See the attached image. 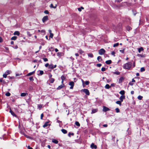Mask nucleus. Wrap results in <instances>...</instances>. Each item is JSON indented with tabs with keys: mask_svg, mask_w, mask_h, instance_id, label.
Returning <instances> with one entry per match:
<instances>
[{
	"mask_svg": "<svg viewBox=\"0 0 149 149\" xmlns=\"http://www.w3.org/2000/svg\"><path fill=\"white\" fill-rule=\"evenodd\" d=\"M119 44L118 43H115L113 45V47H117V46H118L119 45Z\"/></svg>",
	"mask_w": 149,
	"mask_h": 149,
	"instance_id": "nucleus-41",
	"label": "nucleus"
},
{
	"mask_svg": "<svg viewBox=\"0 0 149 149\" xmlns=\"http://www.w3.org/2000/svg\"><path fill=\"white\" fill-rule=\"evenodd\" d=\"M42 59L45 62L47 61H48V59L46 58H43Z\"/></svg>",
	"mask_w": 149,
	"mask_h": 149,
	"instance_id": "nucleus-49",
	"label": "nucleus"
},
{
	"mask_svg": "<svg viewBox=\"0 0 149 149\" xmlns=\"http://www.w3.org/2000/svg\"><path fill=\"white\" fill-rule=\"evenodd\" d=\"M85 85H88L89 84V82L88 81H86L85 82Z\"/></svg>",
	"mask_w": 149,
	"mask_h": 149,
	"instance_id": "nucleus-35",
	"label": "nucleus"
},
{
	"mask_svg": "<svg viewBox=\"0 0 149 149\" xmlns=\"http://www.w3.org/2000/svg\"><path fill=\"white\" fill-rule=\"evenodd\" d=\"M84 9V8L82 7H81V8H78V10L79 11H81V9Z\"/></svg>",
	"mask_w": 149,
	"mask_h": 149,
	"instance_id": "nucleus-43",
	"label": "nucleus"
},
{
	"mask_svg": "<svg viewBox=\"0 0 149 149\" xmlns=\"http://www.w3.org/2000/svg\"><path fill=\"white\" fill-rule=\"evenodd\" d=\"M97 111V109H93L92 110L91 113H94Z\"/></svg>",
	"mask_w": 149,
	"mask_h": 149,
	"instance_id": "nucleus-17",
	"label": "nucleus"
},
{
	"mask_svg": "<svg viewBox=\"0 0 149 149\" xmlns=\"http://www.w3.org/2000/svg\"><path fill=\"white\" fill-rule=\"evenodd\" d=\"M113 73L116 75H119L120 74V72L118 71H116L114 72Z\"/></svg>",
	"mask_w": 149,
	"mask_h": 149,
	"instance_id": "nucleus-37",
	"label": "nucleus"
},
{
	"mask_svg": "<svg viewBox=\"0 0 149 149\" xmlns=\"http://www.w3.org/2000/svg\"><path fill=\"white\" fill-rule=\"evenodd\" d=\"M61 130L62 132L64 134H66L67 132V130L65 129H62Z\"/></svg>",
	"mask_w": 149,
	"mask_h": 149,
	"instance_id": "nucleus-22",
	"label": "nucleus"
},
{
	"mask_svg": "<svg viewBox=\"0 0 149 149\" xmlns=\"http://www.w3.org/2000/svg\"><path fill=\"white\" fill-rule=\"evenodd\" d=\"M28 95V93H22L21 94V96L24 97Z\"/></svg>",
	"mask_w": 149,
	"mask_h": 149,
	"instance_id": "nucleus-16",
	"label": "nucleus"
},
{
	"mask_svg": "<svg viewBox=\"0 0 149 149\" xmlns=\"http://www.w3.org/2000/svg\"><path fill=\"white\" fill-rule=\"evenodd\" d=\"M49 64L48 63H47L45 65V66L46 67H47L48 66H49Z\"/></svg>",
	"mask_w": 149,
	"mask_h": 149,
	"instance_id": "nucleus-60",
	"label": "nucleus"
},
{
	"mask_svg": "<svg viewBox=\"0 0 149 149\" xmlns=\"http://www.w3.org/2000/svg\"><path fill=\"white\" fill-rule=\"evenodd\" d=\"M96 65L98 67H100L101 66L102 64H101L100 63L97 64Z\"/></svg>",
	"mask_w": 149,
	"mask_h": 149,
	"instance_id": "nucleus-55",
	"label": "nucleus"
},
{
	"mask_svg": "<svg viewBox=\"0 0 149 149\" xmlns=\"http://www.w3.org/2000/svg\"><path fill=\"white\" fill-rule=\"evenodd\" d=\"M40 73L38 74V75H42L43 74L44 72L42 70H40Z\"/></svg>",
	"mask_w": 149,
	"mask_h": 149,
	"instance_id": "nucleus-36",
	"label": "nucleus"
},
{
	"mask_svg": "<svg viewBox=\"0 0 149 149\" xmlns=\"http://www.w3.org/2000/svg\"><path fill=\"white\" fill-rule=\"evenodd\" d=\"M61 79L62 80L64 81L65 79V77L63 75H62L61 77Z\"/></svg>",
	"mask_w": 149,
	"mask_h": 149,
	"instance_id": "nucleus-34",
	"label": "nucleus"
},
{
	"mask_svg": "<svg viewBox=\"0 0 149 149\" xmlns=\"http://www.w3.org/2000/svg\"><path fill=\"white\" fill-rule=\"evenodd\" d=\"M138 99L139 100H141L142 98H143V97L142 96H141V95H139V96H138Z\"/></svg>",
	"mask_w": 149,
	"mask_h": 149,
	"instance_id": "nucleus-39",
	"label": "nucleus"
},
{
	"mask_svg": "<svg viewBox=\"0 0 149 149\" xmlns=\"http://www.w3.org/2000/svg\"><path fill=\"white\" fill-rule=\"evenodd\" d=\"M119 93L122 95H124L125 93V91L124 90H122Z\"/></svg>",
	"mask_w": 149,
	"mask_h": 149,
	"instance_id": "nucleus-20",
	"label": "nucleus"
},
{
	"mask_svg": "<svg viewBox=\"0 0 149 149\" xmlns=\"http://www.w3.org/2000/svg\"><path fill=\"white\" fill-rule=\"evenodd\" d=\"M52 142L56 144H57L58 143V141L54 139L52 140Z\"/></svg>",
	"mask_w": 149,
	"mask_h": 149,
	"instance_id": "nucleus-28",
	"label": "nucleus"
},
{
	"mask_svg": "<svg viewBox=\"0 0 149 149\" xmlns=\"http://www.w3.org/2000/svg\"><path fill=\"white\" fill-rule=\"evenodd\" d=\"M57 56H60L61 55V52H58L57 53Z\"/></svg>",
	"mask_w": 149,
	"mask_h": 149,
	"instance_id": "nucleus-58",
	"label": "nucleus"
},
{
	"mask_svg": "<svg viewBox=\"0 0 149 149\" xmlns=\"http://www.w3.org/2000/svg\"><path fill=\"white\" fill-rule=\"evenodd\" d=\"M64 86V84H63L62 85L59 86L57 88V90H60Z\"/></svg>",
	"mask_w": 149,
	"mask_h": 149,
	"instance_id": "nucleus-11",
	"label": "nucleus"
},
{
	"mask_svg": "<svg viewBox=\"0 0 149 149\" xmlns=\"http://www.w3.org/2000/svg\"><path fill=\"white\" fill-rule=\"evenodd\" d=\"M28 149H33L31 147H30L29 146H28Z\"/></svg>",
	"mask_w": 149,
	"mask_h": 149,
	"instance_id": "nucleus-64",
	"label": "nucleus"
},
{
	"mask_svg": "<svg viewBox=\"0 0 149 149\" xmlns=\"http://www.w3.org/2000/svg\"><path fill=\"white\" fill-rule=\"evenodd\" d=\"M105 52V50L103 49H101L98 51L99 54L100 55L103 54Z\"/></svg>",
	"mask_w": 149,
	"mask_h": 149,
	"instance_id": "nucleus-2",
	"label": "nucleus"
},
{
	"mask_svg": "<svg viewBox=\"0 0 149 149\" xmlns=\"http://www.w3.org/2000/svg\"><path fill=\"white\" fill-rule=\"evenodd\" d=\"M27 34L29 36H31V35L30 34V33L29 32H27Z\"/></svg>",
	"mask_w": 149,
	"mask_h": 149,
	"instance_id": "nucleus-57",
	"label": "nucleus"
},
{
	"mask_svg": "<svg viewBox=\"0 0 149 149\" xmlns=\"http://www.w3.org/2000/svg\"><path fill=\"white\" fill-rule=\"evenodd\" d=\"M83 91L86 94L88 95H90V93L89 90L87 89H84L83 90Z\"/></svg>",
	"mask_w": 149,
	"mask_h": 149,
	"instance_id": "nucleus-3",
	"label": "nucleus"
},
{
	"mask_svg": "<svg viewBox=\"0 0 149 149\" xmlns=\"http://www.w3.org/2000/svg\"><path fill=\"white\" fill-rule=\"evenodd\" d=\"M106 70V68L104 67H102V68L101 70L102 71H104Z\"/></svg>",
	"mask_w": 149,
	"mask_h": 149,
	"instance_id": "nucleus-53",
	"label": "nucleus"
},
{
	"mask_svg": "<svg viewBox=\"0 0 149 149\" xmlns=\"http://www.w3.org/2000/svg\"><path fill=\"white\" fill-rule=\"evenodd\" d=\"M7 75L6 73H5L4 74H3V77L4 78H6L7 77Z\"/></svg>",
	"mask_w": 149,
	"mask_h": 149,
	"instance_id": "nucleus-51",
	"label": "nucleus"
},
{
	"mask_svg": "<svg viewBox=\"0 0 149 149\" xmlns=\"http://www.w3.org/2000/svg\"><path fill=\"white\" fill-rule=\"evenodd\" d=\"M88 56L89 57L93 58V54L91 53H90L88 54Z\"/></svg>",
	"mask_w": 149,
	"mask_h": 149,
	"instance_id": "nucleus-29",
	"label": "nucleus"
},
{
	"mask_svg": "<svg viewBox=\"0 0 149 149\" xmlns=\"http://www.w3.org/2000/svg\"><path fill=\"white\" fill-rule=\"evenodd\" d=\"M145 70V69L143 67H142L140 69V71L141 72H143Z\"/></svg>",
	"mask_w": 149,
	"mask_h": 149,
	"instance_id": "nucleus-42",
	"label": "nucleus"
},
{
	"mask_svg": "<svg viewBox=\"0 0 149 149\" xmlns=\"http://www.w3.org/2000/svg\"><path fill=\"white\" fill-rule=\"evenodd\" d=\"M54 65H53L52 64H50L49 65L48 68L49 69H54V67H53Z\"/></svg>",
	"mask_w": 149,
	"mask_h": 149,
	"instance_id": "nucleus-18",
	"label": "nucleus"
},
{
	"mask_svg": "<svg viewBox=\"0 0 149 149\" xmlns=\"http://www.w3.org/2000/svg\"><path fill=\"white\" fill-rule=\"evenodd\" d=\"M91 148L93 149H96L97 148V146L95 145L94 143H92L91 145Z\"/></svg>",
	"mask_w": 149,
	"mask_h": 149,
	"instance_id": "nucleus-6",
	"label": "nucleus"
},
{
	"mask_svg": "<svg viewBox=\"0 0 149 149\" xmlns=\"http://www.w3.org/2000/svg\"><path fill=\"white\" fill-rule=\"evenodd\" d=\"M44 13L46 14H48L49 13V12L47 10H45L44 11Z\"/></svg>",
	"mask_w": 149,
	"mask_h": 149,
	"instance_id": "nucleus-52",
	"label": "nucleus"
},
{
	"mask_svg": "<svg viewBox=\"0 0 149 149\" xmlns=\"http://www.w3.org/2000/svg\"><path fill=\"white\" fill-rule=\"evenodd\" d=\"M132 65V63L131 62H129L124 64L123 68L124 69L129 70L131 68Z\"/></svg>",
	"mask_w": 149,
	"mask_h": 149,
	"instance_id": "nucleus-1",
	"label": "nucleus"
},
{
	"mask_svg": "<svg viewBox=\"0 0 149 149\" xmlns=\"http://www.w3.org/2000/svg\"><path fill=\"white\" fill-rule=\"evenodd\" d=\"M10 113L11 114L14 116H16V114L14 113L12 111V110L10 109Z\"/></svg>",
	"mask_w": 149,
	"mask_h": 149,
	"instance_id": "nucleus-13",
	"label": "nucleus"
},
{
	"mask_svg": "<svg viewBox=\"0 0 149 149\" xmlns=\"http://www.w3.org/2000/svg\"><path fill=\"white\" fill-rule=\"evenodd\" d=\"M125 99V95H121L119 98V100L121 102H122L123 101V100Z\"/></svg>",
	"mask_w": 149,
	"mask_h": 149,
	"instance_id": "nucleus-8",
	"label": "nucleus"
},
{
	"mask_svg": "<svg viewBox=\"0 0 149 149\" xmlns=\"http://www.w3.org/2000/svg\"><path fill=\"white\" fill-rule=\"evenodd\" d=\"M13 34L15 35H17L18 36H19L20 35V33L18 31H16L14 32Z\"/></svg>",
	"mask_w": 149,
	"mask_h": 149,
	"instance_id": "nucleus-12",
	"label": "nucleus"
},
{
	"mask_svg": "<svg viewBox=\"0 0 149 149\" xmlns=\"http://www.w3.org/2000/svg\"><path fill=\"white\" fill-rule=\"evenodd\" d=\"M52 77V75L51 74H50L49 75V78H52L51 77Z\"/></svg>",
	"mask_w": 149,
	"mask_h": 149,
	"instance_id": "nucleus-61",
	"label": "nucleus"
},
{
	"mask_svg": "<svg viewBox=\"0 0 149 149\" xmlns=\"http://www.w3.org/2000/svg\"><path fill=\"white\" fill-rule=\"evenodd\" d=\"M11 72V71L10 70H7L5 72L8 75L10 74Z\"/></svg>",
	"mask_w": 149,
	"mask_h": 149,
	"instance_id": "nucleus-27",
	"label": "nucleus"
},
{
	"mask_svg": "<svg viewBox=\"0 0 149 149\" xmlns=\"http://www.w3.org/2000/svg\"><path fill=\"white\" fill-rule=\"evenodd\" d=\"M143 47H141L140 48L138 49V51L139 53H140L141 51H143Z\"/></svg>",
	"mask_w": 149,
	"mask_h": 149,
	"instance_id": "nucleus-14",
	"label": "nucleus"
},
{
	"mask_svg": "<svg viewBox=\"0 0 149 149\" xmlns=\"http://www.w3.org/2000/svg\"><path fill=\"white\" fill-rule=\"evenodd\" d=\"M81 81H82V85H83V86L84 87L85 86V85L84 84V81L83 80V79H81Z\"/></svg>",
	"mask_w": 149,
	"mask_h": 149,
	"instance_id": "nucleus-46",
	"label": "nucleus"
},
{
	"mask_svg": "<svg viewBox=\"0 0 149 149\" xmlns=\"http://www.w3.org/2000/svg\"><path fill=\"white\" fill-rule=\"evenodd\" d=\"M125 49H123V50H120V52H122V53H124V50H125Z\"/></svg>",
	"mask_w": 149,
	"mask_h": 149,
	"instance_id": "nucleus-54",
	"label": "nucleus"
},
{
	"mask_svg": "<svg viewBox=\"0 0 149 149\" xmlns=\"http://www.w3.org/2000/svg\"><path fill=\"white\" fill-rule=\"evenodd\" d=\"M29 80L31 81H33V79L32 77H29Z\"/></svg>",
	"mask_w": 149,
	"mask_h": 149,
	"instance_id": "nucleus-50",
	"label": "nucleus"
},
{
	"mask_svg": "<svg viewBox=\"0 0 149 149\" xmlns=\"http://www.w3.org/2000/svg\"><path fill=\"white\" fill-rule=\"evenodd\" d=\"M74 83L73 81H71L69 83V85L71 86L70 87V89H73V86H74Z\"/></svg>",
	"mask_w": 149,
	"mask_h": 149,
	"instance_id": "nucleus-5",
	"label": "nucleus"
},
{
	"mask_svg": "<svg viewBox=\"0 0 149 149\" xmlns=\"http://www.w3.org/2000/svg\"><path fill=\"white\" fill-rule=\"evenodd\" d=\"M137 56L138 57H141V58H144L146 56V55L145 54H138Z\"/></svg>",
	"mask_w": 149,
	"mask_h": 149,
	"instance_id": "nucleus-10",
	"label": "nucleus"
},
{
	"mask_svg": "<svg viewBox=\"0 0 149 149\" xmlns=\"http://www.w3.org/2000/svg\"><path fill=\"white\" fill-rule=\"evenodd\" d=\"M115 110L116 113H119L120 112L119 109L118 108L115 109Z\"/></svg>",
	"mask_w": 149,
	"mask_h": 149,
	"instance_id": "nucleus-44",
	"label": "nucleus"
},
{
	"mask_svg": "<svg viewBox=\"0 0 149 149\" xmlns=\"http://www.w3.org/2000/svg\"><path fill=\"white\" fill-rule=\"evenodd\" d=\"M75 124L78 127H79L80 126V124L79 122L77 121H76L75 122Z\"/></svg>",
	"mask_w": 149,
	"mask_h": 149,
	"instance_id": "nucleus-31",
	"label": "nucleus"
},
{
	"mask_svg": "<svg viewBox=\"0 0 149 149\" xmlns=\"http://www.w3.org/2000/svg\"><path fill=\"white\" fill-rule=\"evenodd\" d=\"M48 19V16H44L42 19V21L43 22H45Z\"/></svg>",
	"mask_w": 149,
	"mask_h": 149,
	"instance_id": "nucleus-7",
	"label": "nucleus"
},
{
	"mask_svg": "<svg viewBox=\"0 0 149 149\" xmlns=\"http://www.w3.org/2000/svg\"><path fill=\"white\" fill-rule=\"evenodd\" d=\"M38 107L40 109L42 107V105L41 104H38Z\"/></svg>",
	"mask_w": 149,
	"mask_h": 149,
	"instance_id": "nucleus-47",
	"label": "nucleus"
},
{
	"mask_svg": "<svg viewBox=\"0 0 149 149\" xmlns=\"http://www.w3.org/2000/svg\"><path fill=\"white\" fill-rule=\"evenodd\" d=\"M13 47L15 49H17L18 47V46L17 45H14L13 46Z\"/></svg>",
	"mask_w": 149,
	"mask_h": 149,
	"instance_id": "nucleus-48",
	"label": "nucleus"
},
{
	"mask_svg": "<svg viewBox=\"0 0 149 149\" xmlns=\"http://www.w3.org/2000/svg\"><path fill=\"white\" fill-rule=\"evenodd\" d=\"M5 95L7 96H9L10 95V94L9 92H8L6 93Z\"/></svg>",
	"mask_w": 149,
	"mask_h": 149,
	"instance_id": "nucleus-40",
	"label": "nucleus"
},
{
	"mask_svg": "<svg viewBox=\"0 0 149 149\" xmlns=\"http://www.w3.org/2000/svg\"><path fill=\"white\" fill-rule=\"evenodd\" d=\"M121 102L120 100L117 101L116 102V103L121 106Z\"/></svg>",
	"mask_w": 149,
	"mask_h": 149,
	"instance_id": "nucleus-25",
	"label": "nucleus"
},
{
	"mask_svg": "<svg viewBox=\"0 0 149 149\" xmlns=\"http://www.w3.org/2000/svg\"><path fill=\"white\" fill-rule=\"evenodd\" d=\"M78 52L80 54H82L84 53V52L81 49H79Z\"/></svg>",
	"mask_w": 149,
	"mask_h": 149,
	"instance_id": "nucleus-24",
	"label": "nucleus"
},
{
	"mask_svg": "<svg viewBox=\"0 0 149 149\" xmlns=\"http://www.w3.org/2000/svg\"><path fill=\"white\" fill-rule=\"evenodd\" d=\"M124 79V78L123 77H120V78L119 79V83H121L122 81Z\"/></svg>",
	"mask_w": 149,
	"mask_h": 149,
	"instance_id": "nucleus-15",
	"label": "nucleus"
},
{
	"mask_svg": "<svg viewBox=\"0 0 149 149\" xmlns=\"http://www.w3.org/2000/svg\"><path fill=\"white\" fill-rule=\"evenodd\" d=\"M126 29L127 30L129 31L132 29V28L130 26H128L126 27Z\"/></svg>",
	"mask_w": 149,
	"mask_h": 149,
	"instance_id": "nucleus-38",
	"label": "nucleus"
},
{
	"mask_svg": "<svg viewBox=\"0 0 149 149\" xmlns=\"http://www.w3.org/2000/svg\"><path fill=\"white\" fill-rule=\"evenodd\" d=\"M34 72H35V71H33L32 72H30V73H28L26 75V76H31V75H32Z\"/></svg>",
	"mask_w": 149,
	"mask_h": 149,
	"instance_id": "nucleus-23",
	"label": "nucleus"
},
{
	"mask_svg": "<svg viewBox=\"0 0 149 149\" xmlns=\"http://www.w3.org/2000/svg\"><path fill=\"white\" fill-rule=\"evenodd\" d=\"M109 110L110 109L107 107L104 106L103 107V111L105 112Z\"/></svg>",
	"mask_w": 149,
	"mask_h": 149,
	"instance_id": "nucleus-4",
	"label": "nucleus"
},
{
	"mask_svg": "<svg viewBox=\"0 0 149 149\" xmlns=\"http://www.w3.org/2000/svg\"><path fill=\"white\" fill-rule=\"evenodd\" d=\"M0 81L1 82H3V83H5V81L3 80L2 79H0Z\"/></svg>",
	"mask_w": 149,
	"mask_h": 149,
	"instance_id": "nucleus-63",
	"label": "nucleus"
},
{
	"mask_svg": "<svg viewBox=\"0 0 149 149\" xmlns=\"http://www.w3.org/2000/svg\"><path fill=\"white\" fill-rule=\"evenodd\" d=\"M74 135V134L73 133H69L68 134V136L70 137L71 136L70 135Z\"/></svg>",
	"mask_w": 149,
	"mask_h": 149,
	"instance_id": "nucleus-45",
	"label": "nucleus"
},
{
	"mask_svg": "<svg viewBox=\"0 0 149 149\" xmlns=\"http://www.w3.org/2000/svg\"><path fill=\"white\" fill-rule=\"evenodd\" d=\"M105 63L107 64H110L111 63V60H109L107 61Z\"/></svg>",
	"mask_w": 149,
	"mask_h": 149,
	"instance_id": "nucleus-21",
	"label": "nucleus"
},
{
	"mask_svg": "<svg viewBox=\"0 0 149 149\" xmlns=\"http://www.w3.org/2000/svg\"><path fill=\"white\" fill-rule=\"evenodd\" d=\"M17 38V36H14L12 37V38H11V40H15Z\"/></svg>",
	"mask_w": 149,
	"mask_h": 149,
	"instance_id": "nucleus-33",
	"label": "nucleus"
},
{
	"mask_svg": "<svg viewBox=\"0 0 149 149\" xmlns=\"http://www.w3.org/2000/svg\"><path fill=\"white\" fill-rule=\"evenodd\" d=\"M106 89H109L110 88L111 86L108 84H107L104 87Z\"/></svg>",
	"mask_w": 149,
	"mask_h": 149,
	"instance_id": "nucleus-19",
	"label": "nucleus"
},
{
	"mask_svg": "<svg viewBox=\"0 0 149 149\" xmlns=\"http://www.w3.org/2000/svg\"><path fill=\"white\" fill-rule=\"evenodd\" d=\"M43 117V113L41 114L40 118L41 119H42Z\"/></svg>",
	"mask_w": 149,
	"mask_h": 149,
	"instance_id": "nucleus-62",
	"label": "nucleus"
},
{
	"mask_svg": "<svg viewBox=\"0 0 149 149\" xmlns=\"http://www.w3.org/2000/svg\"><path fill=\"white\" fill-rule=\"evenodd\" d=\"M97 60L99 61H101L102 60V58L100 56H98L97 57Z\"/></svg>",
	"mask_w": 149,
	"mask_h": 149,
	"instance_id": "nucleus-32",
	"label": "nucleus"
},
{
	"mask_svg": "<svg viewBox=\"0 0 149 149\" xmlns=\"http://www.w3.org/2000/svg\"><path fill=\"white\" fill-rule=\"evenodd\" d=\"M57 5H56L55 6H54L52 4H51L50 6V7L51 8H56Z\"/></svg>",
	"mask_w": 149,
	"mask_h": 149,
	"instance_id": "nucleus-26",
	"label": "nucleus"
},
{
	"mask_svg": "<svg viewBox=\"0 0 149 149\" xmlns=\"http://www.w3.org/2000/svg\"><path fill=\"white\" fill-rule=\"evenodd\" d=\"M115 84L112 83V84H111L110 86H112V87H113V86H115Z\"/></svg>",
	"mask_w": 149,
	"mask_h": 149,
	"instance_id": "nucleus-59",
	"label": "nucleus"
},
{
	"mask_svg": "<svg viewBox=\"0 0 149 149\" xmlns=\"http://www.w3.org/2000/svg\"><path fill=\"white\" fill-rule=\"evenodd\" d=\"M49 122L48 121L46 122L43 125V127L45 128L47 127L48 125H49L50 124H49Z\"/></svg>",
	"mask_w": 149,
	"mask_h": 149,
	"instance_id": "nucleus-9",
	"label": "nucleus"
},
{
	"mask_svg": "<svg viewBox=\"0 0 149 149\" xmlns=\"http://www.w3.org/2000/svg\"><path fill=\"white\" fill-rule=\"evenodd\" d=\"M54 79L53 78H51L49 80V81L51 83H54Z\"/></svg>",
	"mask_w": 149,
	"mask_h": 149,
	"instance_id": "nucleus-30",
	"label": "nucleus"
},
{
	"mask_svg": "<svg viewBox=\"0 0 149 149\" xmlns=\"http://www.w3.org/2000/svg\"><path fill=\"white\" fill-rule=\"evenodd\" d=\"M53 34L52 33L50 34V36H49L50 37L52 38L53 37Z\"/></svg>",
	"mask_w": 149,
	"mask_h": 149,
	"instance_id": "nucleus-56",
	"label": "nucleus"
}]
</instances>
